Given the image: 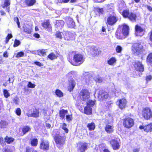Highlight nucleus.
Wrapping results in <instances>:
<instances>
[{
  "label": "nucleus",
  "mask_w": 152,
  "mask_h": 152,
  "mask_svg": "<svg viewBox=\"0 0 152 152\" xmlns=\"http://www.w3.org/2000/svg\"><path fill=\"white\" fill-rule=\"evenodd\" d=\"M5 140L7 143L10 144L14 141V139L12 137H10L7 136L5 138Z\"/></svg>",
  "instance_id": "nucleus-31"
},
{
  "label": "nucleus",
  "mask_w": 152,
  "mask_h": 152,
  "mask_svg": "<svg viewBox=\"0 0 152 152\" xmlns=\"http://www.w3.org/2000/svg\"><path fill=\"white\" fill-rule=\"evenodd\" d=\"M87 149V145L86 143L80 142L78 145V152H85Z\"/></svg>",
  "instance_id": "nucleus-13"
},
{
  "label": "nucleus",
  "mask_w": 152,
  "mask_h": 152,
  "mask_svg": "<svg viewBox=\"0 0 152 152\" xmlns=\"http://www.w3.org/2000/svg\"><path fill=\"white\" fill-rule=\"evenodd\" d=\"M20 43V42L19 40L16 39L14 42L13 46L15 47L18 46Z\"/></svg>",
  "instance_id": "nucleus-45"
},
{
  "label": "nucleus",
  "mask_w": 152,
  "mask_h": 152,
  "mask_svg": "<svg viewBox=\"0 0 152 152\" xmlns=\"http://www.w3.org/2000/svg\"><path fill=\"white\" fill-rule=\"evenodd\" d=\"M42 25L44 28L50 31L51 30V26L49 21L46 20L44 21V22L42 23Z\"/></svg>",
  "instance_id": "nucleus-19"
},
{
  "label": "nucleus",
  "mask_w": 152,
  "mask_h": 152,
  "mask_svg": "<svg viewBox=\"0 0 152 152\" xmlns=\"http://www.w3.org/2000/svg\"><path fill=\"white\" fill-rule=\"evenodd\" d=\"M85 74H86V75H85L86 76V75H88V76H86V78H87V77H88V78L89 77V78H91V79H92V78H91V77H90V76H91V77H93V76H92L91 75H92V74H91L90 73H89V72H86Z\"/></svg>",
  "instance_id": "nucleus-55"
},
{
  "label": "nucleus",
  "mask_w": 152,
  "mask_h": 152,
  "mask_svg": "<svg viewBox=\"0 0 152 152\" xmlns=\"http://www.w3.org/2000/svg\"><path fill=\"white\" fill-rule=\"evenodd\" d=\"M122 32V33H121V34L122 35H123L124 36H127L129 33V26L126 24H124L123 25Z\"/></svg>",
  "instance_id": "nucleus-16"
},
{
  "label": "nucleus",
  "mask_w": 152,
  "mask_h": 152,
  "mask_svg": "<svg viewBox=\"0 0 152 152\" xmlns=\"http://www.w3.org/2000/svg\"><path fill=\"white\" fill-rule=\"evenodd\" d=\"M90 94L87 90H82L80 92V98L83 100H85L89 98Z\"/></svg>",
  "instance_id": "nucleus-7"
},
{
  "label": "nucleus",
  "mask_w": 152,
  "mask_h": 152,
  "mask_svg": "<svg viewBox=\"0 0 152 152\" xmlns=\"http://www.w3.org/2000/svg\"><path fill=\"white\" fill-rule=\"evenodd\" d=\"M108 95L107 92H103L102 91H98V99L100 100H103L104 99H106L108 97Z\"/></svg>",
  "instance_id": "nucleus-12"
},
{
  "label": "nucleus",
  "mask_w": 152,
  "mask_h": 152,
  "mask_svg": "<svg viewBox=\"0 0 152 152\" xmlns=\"http://www.w3.org/2000/svg\"><path fill=\"white\" fill-rule=\"evenodd\" d=\"M19 99L17 97H15L13 99V102L16 104H18L19 101Z\"/></svg>",
  "instance_id": "nucleus-53"
},
{
  "label": "nucleus",
  "mask_w": 152,
  "mask_h": 152,
  "mask_svg": "<svg viewBox=\"0 0 152 152\" xmlns=\"http://www.w3.org/2000/svg\"><path fill=\"white\" fill-rule=\"evenodd\" d=\"M62 129H63L65 131V132L67 133L68 132V129L66 128V126H63L62 127Z\"/></svg>",
  "instance_id": "nucleus-60"
},
{
  "label": "nucleus",
  "mask_w": 152,
  "mask_h": 152,
  "mask_svg": "<svg viewBox=\"0 0 152 152\" xmlns=\"http://www.w3.org/2000/svg\"><path fill=\"white\" fill-rule=\"evenodd\" d=\"M24 31L27 33L30 34L31 32V29L30 28H29L26 27L24 29Z\"/></svg>",
  "instance_id": "nucleus-50"
},
{
  "label": "nucleus",
  "mask_w": 152,
  "mask_h": 152,
  "mask_svg": "<svg viewBox=\"0 0 152 152\" xmlns=\"http://www.w3.org/2000/svg\"><path fill=\"white\" fill-rule=\"evenodd\" d=\"M130 13L129 12V10H124L122 12V15L125 18H129Z\"/></svg>",
  "instance_id": "nucleus-34"
},
{
  "label": "nucleus",
  "mask_w": 152,
  "mask_h": 152,
  "mask_svg": "<svg viewBox=\"0 0 152 152\" xmlns=\"http://www.w3.org/2000/svg\"><path fill=\"white\" fill-rule=\"evenodd\" d=\"M46 50L42 49L38 50L37 51V55L39 56H44L46 55Z\"/></svg>",
  "instance_id": "nucleus-28"
},
{
  "label": "nucleus",
  "mask_w": 152,
  "mask_h": 152,
  "mask_svg": "<svg viewBox=\"0 0 152 152\" xmlns=\"http://www.w3.org/2000/svg\"><path fill=\"white\" fill-rule=\"evenodd\" d=\"M64 38L67 40H73L75 38V35L73 33L68 31H66L65 33Z\"/></svg>",
  "instance_id": "nucleus-11"
},
{
  "label": "nucleus",
  "mask_w": 152,
  "mask_h": 152,
  "mask_svg": "<svg viewBox=\"0 0 152 152\" xmlns=\"http://www.w3.org/2000/svg\"><path fill=\"white\" fill-rule=\"evenodd\" d=\"M76 83L74 80L71 79L69 81L68 90L70 91H72L75 87Z\"/></svg>",
  "instance_id": "nucleus-18"
},
{
  "label": "nucleus",
  "mask_w": 152,
  "mask_h": 152,
  "mask_svg": "<svg viewBox=\"0 0 152 152\" xmlns=\"http://www.w3.org/2000/svg\"><path fill=\"white\" fill-rule=\"evenodd\" d=\"M115 49L117 53H120L121 52L122 50V48L120 46L118 45L116 46Z\"/></svg>",
  "instance_id": "nucleus-44"
},
{
  "label": "nucleus",
  "mask_w": 152,
  "mask_h": 152,
  "mask_svg": "<svg viewBox=\"0 0 152 152\" xmlns=\"http://www.w3.org/2000/svg\"><path fill=\"white\" fill-rule=\"evenodd\" d=\"M39 111L36 109H34L33 112L31 114H28L27 115L28 117H37L39 116Z\"/></svg>",
  "instance_id": "nucleus-20"
},
{
  "label": "nucleus",
  "mask_w": 152,
  "mask_h": 152,
  "mask_svg": "<svg viewBox=\"0 0 152 152\" xmlns=\"http://www.w3.org/2000/svg\"><path fill=\"white\" fill-rule=\"evenodd\" d=\"M132 50L133 52L138 55L142 54L144 50L143 46L140 43L134 44L132 46Z\"/></svg>",
  "instance_id": "nucleus-1"
},
{
  "label": "nucleus",
  "mask_w": 152,
  "mask_h": 152,
  "mask_svg": "<svg viewBox=\"0 0 152 152\" xmlns=\"http://www.w3.org/2000/svg\"><path fill=\"white\" fill-rule=\"evenodd\" d=\"M66 121L69 122L71 121L72 119V115H66Z\"/></svg>",
  "instance_id": "nucleus-43"
},
{
  "label": "nucleus",
  "mask_w": 152,
  "mask_h": 152,
  "mask_svg": "<svg viewBox=\"0 0 152 152\" xmlns=\"http://www.w3.org/2000/svg\"><path fill=\"white\" fill-rule=\"evenodd\" d=\"M35 85L32 84L31 82H28V84L27 85V86L28 87L31 88H34L35 87Z\"/></svg>",
  "instance_id": "nucleus-49"
},
{
  "label": "nucleus",
  "mask_w": 152,
  "mask_h": 152,
  "mask_svg": "<svg viewBox=\"0 0 152 152\" xmlns=\"http://www.w3.org/2000/svg\"><path fill=\"white\" fill-rule=\"evenodd\" d=\"M36 2V0H26L25 1L26 4L28 6L33 5Z\"/></svg>",
  "instance_id": "nucleus-27"
},
{
  "label": "nucleus",
  "mask_w": 152,
  "mask_h": 152,
  "mask_svg": "<svg viewBox=\"0 0 152 152\" xmlns=\"http://www.w3.org/2000/svg\"><path fill=\"white\" fill-rule=\"evenodd\" d=\"M137 16L136 14L130 12L129 15V19L132 21H135L136 19Z\"/></svg>",
  "instance_id": "nucleus-25"
},
{
  "label": "nucleus",
  "mask_w": 152,
  "mask_h": 152,
  "mask_svg": "<svg viewBox=\"0 0 152 152\" xmlns=\"http://www.w3.org/2000/svg\"><path fill=\"white\" fill-rule=\"evenodd\" d=\"M105 131L108 133H111L113 131V127L112 126L107 125L105 128Z\"/></svg>",
  "instance_id": "nucleus-21"
},
{
  "label": "nucleus",
  "mask_w": 152,
  "mask_h": 152,
  "mask_svg": "<svg viewBox=\"0 0 152 152\" xmlns=\"http://www.w3.org/2000/svg\"><path fill=\"white\" fill-rule=\"evenodd\" d=\"M40 148L43 150H48L49 148V142L47 140H43V139H41Z\"/></svg>",
  "instance_id": "nucleus-5"
},
{
  "label": "nucleus",
  "mask_w": 152,
  "mask_h": 152,
  "mask_svg": "<svg viewBox=\"0 0 152 152\" xmlns=\"http://www.w3.org/2000/svg\"><path fill=\"white\" fill-rule=\"evenodd\" d=\"M10 4V0H4V4L2 5L4 8L7 7Z\"/></svg>",
  "instance_id": "nucleus-39"
},
{
  "label": "nucleus",
  "mask_w": 152,
  "mask_h": 152,
  "mask_svg": "<svg viewBox=\"0 0 152 152\" xmlns=\"http://www.w3.org/2000/svg\"><path fill=\"white\" fill-rule=\"evenodd\" d=\"M64 25V22L62 20H60L57 21L56 24L55 25V26L56 27H62Z\"/></svg>",
  "instance_id": "nucleus-30"
},
{
  "label": "nucleus",
  "mask_w": 152,
  "mask_h": 152,
  "mask_svg": "<svg viewBox=\"0 0 152 152\" xmlns=\"http://www.w3.org/2000/svg\"><path fill=\"white\" fill-rule=\"evenodd\" d=\"M117 104H118L120 108L123 109L126 106V99H123L118 101Z\"/></svg>",
  "instance_id": "nucleus-15"
},
{
  "label": "nucleus",
  "mask_w": 152,
  "mask_h": 152,
  "mask_svg": "<svg viewBox=\"0 0 152 152\" xmlns=\"http://www.w3.org/2000/svg\"><path fill=\"white\" fill-rule=\"evenodd\" d=\"M3 56L5 58H7L8 57V54L7 51H6L4 53Z\"/></svg>",
  "instance_id": "nucleus-58"
},
{
  "label": "nucleus",
  "mask_w": 152,
  "mask_h": 152,
  "mask_svg": "<svg viewBox=\"0 0 152 152\" xmlns=\"http://www.w3.org/2000/svg\"><path fill=\"white\" fill-rule=\"evenodd\" d=\"M142 115L145 119H149L152 117V111L149 107L145 108L142 110Z\"/></svg>",
  "instance_id": "nucleus-3"
},
{
  "label": "nucleus",
  "mask_w": 152,
  "mask_h": 152,
  "mask_svg": "<svg viewBox=\"0 0 152 152\" xmlns=\"http://www.w3.org/2000/svg\"><path fill=\"white\" fill-rule=\"evenodd\" d=\"M66 23L68 27L74 28L75 26V23L72 18H67L66 19Z\"/></svg>",
  "instance_id": "nucleus-17"
},
{
  "label": "nucleus",
  "mask_w": 152,
  "mask_h": 152,
  "mask_svg": "<svg viewBox=\"0 0 152 152\" xmlns=\"http://www.w3.org/2000/svg\"><path fill=\"white\" fill-rule=\"evenodd\" d=\"M30 128L28 126H24L22 129V132L23 133V134H24L30 131Z\"/></svg>",
  "instance_id": "nucleus-36"
},
{
  "label": "nucleus",
  "mask_w": 152,
  "mask_h": 152,
  "mask_svg": "<svg viewBox=\"0 0 152 152\" xmlns=\"http://www.w3.org/2000/svg\"><path fill=\"white\" fill-rule=\"evenodd\" d=\"M117 21V20L116 17L114 15H111L108 18L107 23L109 25L112 26Z\"/></svg>",
  "instance_id": "nucleus-8"
},
{
  "label": "nucleus",
  "mask_w": 152,
  "mask_h": 152,
  "mask_svg": "<svg viewBox=\"0 0 152 152\" xmlns=\"http://www.w3.org/2000/svg\"><path fill=\"white\" fill-rule=\"evenodd\" d=\"M112 147L114 150H117L119 149L120 145L119 142L117 140L112 139L110 141Z\"/></svg>",
  "instance_id": "nucleus-14"
},
{
  "label": "nucleus",
  "mask_w": 152,
  "mask_h": 152,
  "mask_svg": "<svg viewBox=\"0 0 152 152\" xmlns=\"http://www.w3.org/2000/svg\"><path fill=\"white\" fill-rule=\"evenodd\" d=\"M24 55V53L23 52H18L17 53L16 57L17 58H19L23 57Z\"/></svg>",
  "instance_id": "nucleus-48"
},
{
  "label": "nucleus",
  "mask_w": 152,
  "mask_h": 152,
  "mask_svg": "<svg viewBox=\"0 0 152 152\" xmlns=\"http://www.w3.org/2000/svg\"><path fill=\"white\" fill-rule=\"evenodd\" d=\"M55 93L57 96L59 97H62L64 95L63 93L61 90L59 89H57L55 92Z\"/></svg>",
  "instance_id": "nucleus-32"
},
{
  "label": "nucleus",
  "mask_w": 152,
  "mask_h": 152,
  "mask_svg": "<svg viewBox=\"0 0 152 152\" xmlns=\"http://www.w3.org/2000/svg\"><path fill=\"white\" fill-rule=\"evenodd\" d=\"M144 130L147 132H151L152 130V123L144 126Z\"/></svg>",
  "instance_id": "nucleus-23"
},
{
  "label": "nucleus",
  "mask_w": 152,
  "mask_h": 152,
  "mask_svg": "<svg viewBox=\"0 0 152 152\" xmlns=\"http://www.w3.org/2000/svg\"><path fill=\"white\" fill-rule=\"evenodd\" d=\"M14 20L17 23V24L18 26V27L19 28H20V22H19V20H18V18L17 17L15 18Z\"/></svg>",
  "instance_id": "nucleus-51"
},
{
  "label": "nucleus",
  "mask_w": 152,
  "mask_h": 152,
  "mask_svg": "<svg viewBox=\"0 0 152 152\" xmlns=\"http://www.w3.org/2000/svg\"><path fill=\"white\" fill-rule=\"evenodd\" d=\"M4 152H12V151L10 148H7L5 149Z\"/></svg>",
  "instance_id": "nucleus-61"
},
{
  "label": "nucleus",
  "mask_w": 152,
  "mask_h": 152,
  "mask_svg": "<svg viewBox=\"0 0 152 152\" xmlns=\"http://www.w3.org/2000/svg\"><path fill=\"white\" fill-rule=\"evenodd\" d=\"M12 36L11 34H8L7 36L6 37V43H7L8 42L9 39L12 38Z\"/></svg>",
  "instance_id": "nucleus-46"
},
{
  "label": "nucleus",
  "mask_w": 152,
  "mask_h": 152,
  "mask_svg": "<svg viewBox=\"0 0 152 152\" xmlns=\"http://www.w3.org/2000/svg\"><path fill=\"white\" fill-rule=\"evenodd\" d=\"M8 125V123L5 121H2L0 122V127L5 128Z\"/></svg>",
  "instance_id": "nucleus-38"
},
{
  "label": "nucleus",
  "mask_w": 152,
  "mask_h": 152,
  "mask_svg": "<svg viewBox=\"0 0 152 152\" xmlns=\"http://www.w3.org/2000/svg\"><path fill=\"white\" fill-rule=\"evenodd\" d=\"M48 57L50 60H53L56 58L57 56H56L54 53H52L48 55Z\"/></svg>",
  "instance_id": "nucleus-37"
},
{
  "label": "nucleus",
  "mask_w": 152,
  "mask_h": 152,
  "mask_svg": "<svg viewBox=\"0 0 152 152\" xmlns=\"http://www.w3.org/2000/svg\"><path fill=\"white\" fill-rule=\"evenodd\" d=\"M31 144L33 146H36L38 144V140L37 138H34L31 141Z\"/></svg>",
  "instance_id": "nucleus-33"
},
{
  "label": "nucleus",
  "mask_w": 152,
  "mask_h": 152,
  "mask_svg": "<svg viewBox=\"0 0 152 152\" xmlns=\"http://www.w3.org/2000/svg\"><path fill=\"white\" fill-rule=\"evenodd\" d=\"M55 139L57 145H61L64 144V137L60 136L59 134L56 135Z\"/></svg>",
  "instance_id": "nucleus-9"
},
{
  "label": "nucleus",
  "mask_w": 152,
  "mask_h": 152,
  "mask_svg": "<svg viewBox=\"0 0 152 152\" xmlns=\"http://www.w3.org/2000/svg\"><path fill=\"white\" fill-rule=\"evenodd\" d=\"M55 35L56 37L61 39L62 38L61 33L60 32H57L56 34Z\"/></svg>",
  "instance_id": "nucleus-52"
},
{
  "label": "nucleus",
  "mask_w": 152,
  "mask_h": 152,
  "mask_svg": "<svg viewBox=\"0 0 152 152\" xmlns=\"http://www.w3.org/2000/svg\"><path fill=\"white\" fill-rule=\"evenodd\" d=\"M139 151V148H135L133 150V152H138Z\"/></svg>",
  "instance_id": "nucleus-63"
},
{
  "label": "nucleus",
  "mask_w": 152,
  "mask_h": 152,
  "mask_svg": "<svg viewBox=\"0 0 152 152\" xmlns=\"http://www.w3.org/2000/svg\"><path fill=\"white\" fill-rule=\"evenodd\" d=\"M87 127L89 130L92 131L95 128V125L94 123L91 122V123L88 124Z\"/></svg>",
  "instance_id": "nucleus-24"
},
{
  "label": "nucleus",
  "mask_w": 152,
  "mask_h": 152,
  "mask_svg": "<svg viewBox=\"0 0 152 152\" xmlns=\"http://www.w3.org/2000/svg\"><path fill=\"white\" fill-rule=\"evenodd\" d=\"M135 29L136 31L135 34L136 36H141L143 35L144 30L140 26L137 25H136Z\"/></svg>",
  "instance_id": "nucleus-10"
},
{
  "label": "nucleus",
  "mask_w": 152,
  "mask_h": 152,
  "mask_svg": "<svg viewBox=\"0 0 152 152\" xmlns=\"http://www.w3.org/2000/svg\"><path fill=\"white\" fill-rule=\"evenodd\" d=\"M34 64L39 66H41L43 65L40 62L38 61L35 62Z\"/></svg>",
  "instance_id": "nucleus-57"
},
{
  "label": "nucleus",
  "mask_w": 152,
  "mask_h": 152,
  "mask_svg": "<svg viewBox=\"0 0 152 152\" xmlns=\"http://www.w3.org/2000/svg\"><path fill=\"white\" fill-rule=\"evenodd\" d=\"M116 60L115 57H112L107 61L108 64L110 65H113L116 62Z\"/></svg>",
  "instance_id": "nucleus-29"
},
{
  "label": "nucleus",
  "mask_w": 152,
  "mask_h": 152,
  "mask_svg": "<svg viewBox=\"0 0 152 152\" xmlns=\"http://www.w3.org/2000/svg\"><path fill=\"white\" fill-rule=\"evenodd\" d=\"M84 113L87 115H90L92 113V108L86 106L84 108Z\"/></svg>",
  "instance_id": "nucleus-22"
},
{
  "label": "nucleus",
  "mask_w": 152,
  "mask_h": 152,
  "mask_svg": "<svg viewBox=\"0 0 152 152\" xmlns=\"http://www.w3.org/2000/svg\"><path fill=\"white\" fill-rule=\"evenodd\" d=\"M94 80L96 83H101L102 81V79L100 77L94 78Z\"/></svg>",
  "instance_id": "nucleus-47"
},
{
  "label": "nucleus",
  "mask_w": 152,
  "mask_h": 152,
  "mask_svg": "<svg viewBox=\"0 0 152 152\" xmlns=\"http://www.w3.org/2000/svg\"><path fill=\"white\" fill-rule=\"evenodd\" d=\"M73 60L75 63H72V64L73 65L77 66L82 64L84 61V58L81 54H77L74 55Z\"/></svg>",
  "instance_id": "nucleus-2"
},
{
  "label": "nucleus",
  "mask_w": 152,
  "mask_h": 152,
  "mask_svg": "<svg viewBox=\"0 0 152 152\" xmlns=\"http://www.w3.org/2000/svg\"><path fill=\"white\" fill-rule=\"evenodd\" d=\"M32 150L29 148H27L26 149V152H31Z\"/></svg>",
  "instance_id": "nucleus-64"
},
{
  "label": "nucleus",
  "mask_w": 152,
  "mask_h": 152,
  "mask_svg": "<svg viewBox=\"0 0 152 152\" xmlns=\"http://www.w3.org/2000/svg\"><path fill=\"white\" fill-rule=\"evenodd\" d=\"M134 120L130 118H125L123 121V125L126 128H129L134 125Z\"/></svg>",
  "instance_id": "nucleus-4"
},
{
  "label": "nucleus",
  "mask_w": 152,
  "mask_h": 152,
  "mask_svg": "<svg viewBox=\"0 0 152 152\" xmlns=\"http://www.w3.org/2000/svg\"><path fill=\"white\" fill-rule=\"evenodd\" d=\"M3 93L4 97L6 98H8L10 96V93L8 92V91L7 90H4Z\"/></svg>",
  "instance_id": "nucleus-42"
},
{
  "label": "nucleus",
  "mask_w": 152,
  "mask_h": 152,
  "mask_svg": "<svg viewBox=\"0 0 152 152\" xmlns=\"http://www.w3.org/2000/svg\"><path fill=\"white\" fill-rule=\"evenodd\" d=\"M16 113L18 115H20L21 114V111L20 108H18L16 110Z\"/></svg>",
  "instance_id": "nucleus-54"
},
{
  "label": "nucleus",
  "mask_w": 152,
  "mask_h": 152,
  "mask_svg": "<svg viewBox=\"0 0 152 152\" xmlns=\"http://www.w3.org/2000/svg\"><path fill=\"white\" fill-rule=\"evenodd\" d=\"M147 61L148 62L152 63V53L148 55L147 58Z\"/></svg>",
  "instance_id": "nucleus-40"
},
{
  "label": "nucleus",
  "mask_w": 152,
  "mask_h": 152,
  "mask_svg": "<svg viewBox=\"0 0 152 152\" xmlns=\"http://www.w3.org/2000/svg\"><path fill=\"white\" fill-rule=\"evenodd\" d=\"M94 10L95 12H97L99 14H102L103 11V9L98 7L94 8Z\"/></svg>",
  "instance_id": "nucleus-41"
},
{
  "label": "nucleus",
  "mask_w": 152,
  "mask_h": 152,
  "mask_svg": "<svg viewBox=\"0 0 152 152\" xmlns=\"http://www.w3.org/2000/svg\"><path fill=\"white\" fill-rule=\"evenodd\" d=\"M135 69L137 71L143 72L144 71V67L141 63L138 61H136L134 64Z\"/></svg>",
  "instance_id": "nucleus-6"
},
{
  "label": "nucleus",
  "mask_w": 152,
  "mask_h": 152,
  "mask_svg": "<svg viewBox=\"0 0 152 152\" xmlns=\"http://www.w3.org/2000/svg\"><path fill=\"white\" fill-rule=\"evenodd\" d=\"M34 36L36 38H39L40 37L39 35L38 34H34Z\"/></svg>",
  "instance_id": "nucleus-62"
},
{
  "label": "nucleus",
  "mask_w": 152,
  "mask_h": 152,
  "mask_svg": "<svg viewBox=\"0 0 152 152\" xmlns=\"http://www.w3.org/2000/svg\"><path fill=\"white\" fill-rule=\"evenodd\" d=\"M125 4H124V1L121 3L119 5V7L120 8H122L124 7H125Z\"/></svg>",
  "instance_id": "nucleus-56"
},
{
  "label": "nucleus",
  "mask_w": 152,
  "mask_h": 152,
  "mask_svg": "<svg viewBox=\"0 0 152 152\" xmlns=\"http://www.w3.org/2000/svg\"><path fill=\"white\" fill-rule=\"evenodd\" d=\"M68 111L67 110L62 109L59 112V115L62 118H64L65 115L67 113Z\"/></svg>",
  "instance_id": "nucleus-26"
},
{
  "label": "nucleus",
  "mask_w": 152,
  "mask_h": 152,
  "mask_svg": "<svg viewBox=\"0 0 152 152\" xmlns=\"http://www.w3.org/2000/svg\"><path fill=\"white\" fill-rule=\"evenodd\" d=\"M95 101L89 100L87 102V106L91 107L93 106L95 104Z\"/></svg>",
  "instance_id": "nucleus-35"
},
{
  "label": "nucleus",
  "mask_w": 152,
  "mask_h": 152,
  "mask_svg": "<svg viewBox=\"0 0 152 152\" xmlns=\"http://www.w3.org/2000/svg\"><path fill=\"white\" fill-rule=\"evenodd\" d=\"M152 77L151 75L147 76L146 77V80L147 81H149L151 80Z\"/></svg>",
  "instance_id": "nucleus-59"
}]
</instances>
